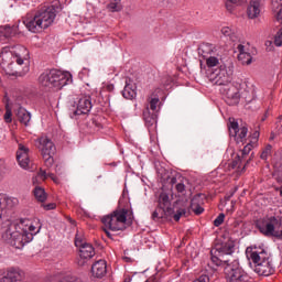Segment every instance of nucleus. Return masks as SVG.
Listing matches in <instances>:
<instances>
[{
	"mask_svg": "<svg viewBox=\"0 0 282 282\" xmlns=\"http://www.w3.org/2000/svg\"><path fill=\"white\" fill-rule=\"evenodd\" d=\"M0 226L4 230L2 232L3 241L17 250H23L43 228L39 218H21L18 224L7 220L1 223Z\"/></svg>",
	"mask_w": 282,
	"mask_h": 282,
	"instance_id": "1",
	"label": "nucleus"
},
{
	"mask_svg": "<svg viewBox=\"0 0 282 282\" xmlns=\"http://www.w3.org/2000/svg\"><path fill=\"white\" fill-rule=\"evenodd\" d=\"M232 252L235 247L230 245H224L220 248L212 249V263L219 268V265H226L224 269L225 278L227 282H248L250 276L239 265V260H232Z\"/></svg>",
	"mask_w": 282,
	"mask_h": 282,
	"instance_id": "2",
	"label": "nucleus"
},
{
	"mask_svg": "<svg viewBox=\"0 0 282 282\" xmlns=\"http://www.w3.org/2000/svg\"><path fill=\"white\" fill-rule=\"evenodd\" d=\"M246 256L249 263L254 264V272L260 276H270L274 269L270 262V256L264 250L259 251L257 248L248 247L246 250Z\"/></svg>",
	"mask_w": 282,
	"mask_h": 282,
	"instance_id": "3",
	"label": "nucleus"
},
{
	"mask_svg": "<svg viewBox=\"0 0 282 282\" xmlns=\"http://www.w3.org/2000/svg\"><path fill=\"white\" fill-rule=\"evenodd\" d=\"M258 230L264 237H274L282 241V217L281 216H270L259 220L256 224Z\"/></svg>",
	"mask_w": 282,
	"mask_h": 282,
	"instance_id": "4",
	"label": "nucleus"
},
{
	"mask_svg": "<svg viewBox=\"0 0 282 282\" xmlns=\"http://www.w3.org/2000/svg\"><path fill=\"white\" fill-rule=\"evenodd\" d=\"M129 210L124 208L116 209L110 215L104 216L101 221L105 228H108L112 232L127 229V215Z\"/></svg>",
	"mask_w": 282,
	"mask_h": 282,
	"instance_id": "5",
	"label": "nucleus"
},
{
	"mask_svg": "<svg viewBox=\"0 0 282 282\" xmlns=\"http://www.w3.org/2000/svg\"><path fill=\"white\" fill-rule=\"evenodd\" d=\"M35 147L39 149L46 166L54 164V154L56 153V145L50 140V138L42 135L35 139Z\"/></svg>",
	"mask_w": 282,
	"mask_h": 282,
	"instance_id": "6",
	"label": "nucleus"
},
{
	"mask_svg": "<svg viewBox=\"0 0 282 282\" xmlns=\"http://www.w3.org/2000/svg\"><path fill=\"white\" fill-rule=\"evenodd\" d=\"M207 78L214 85L225 87L232 83V70L225 65H220L218 68L207 69Z\"/></svg>",
	"mask_w": 282,
	"mask_h": 282,
	"instance_id": "7",
	"label": "nucleus"
},
{
	"mask_svg": "<svg viewBox=\"0 0 282 282\" xmlns=\"http://www.w3.org/2000/svg\"><path fill=\"white\" fill-rule=\"evenodd\" d=\"M75 246L76 248H79V259L77 263L80 267L85 265V263H87V261H89V259H93L96 254L94 246L87 242L80 234H77L75 236Z\"/></svg>",
	"mask_w": 282,
	"mask_h": 282,
	"instance_id": "8",
	"label": "nucleus"
},
{
	"mask_svg": "<svg viewBox=\"0 0 282 282\" xmlns=\"http://www.w3.org/2000/svg\"><path fill=\"white\" fill-rule=\"evenodd\" d=\"M220 94L225 96L227 105L234 106L239 105L241 95L239 94V86L229 82L219 89Z\"/></svg>",
	"mask_w": 282,
	"mask_h": 282,
	"instance_id": "9",
	"label": "nucleus"
},
{
	"mask_svg": "<svg viewBox=\"0 0 282 282\" xmlns=\"http://www.w3.org/2000/svg\"><path fill=\"white\" fill-rule=\"evenodd\" d=\"M14 206H19V198L0 194V224L10 221V218L8 217V208H14Z\"/></svg>",
	"mask_w": 282,
	"mask_h": 282,
	"instance_id": "10",
	"label": "nucleus"
},
{
	"mask_svg": "<svg viewBox=\"0 0 282 282\" xmlns=\"http://www.w3.org/2000/svg\"><path fill=\"white\" fill-rule=\"evenodd\" d=\"M0 282H25V272L14 267L7 268L1 271Z\"/></svg>",
	"mask_w": 282,
	"mask_h": 282,
	"instance_id": "11",
	"label": "nucleus"
},
{
	"mask_svg": "<svg viewBox=\"0 0 282 282\" xmlns=\"http://www.w3.org/2000/svg\"><path fill=\"white\" fill-rule=\"evenodd\" d=\"M39 21L43 30H47L56 21V8L54 6L41 9L37 11Z\"/></svg>",
	"mask_w": 282,
	"mask_h": 282,
	"instance_id": "12",
	"label": "nucleus"
},
{
	"mask_svg": "<svg viewBox=\"0 0 282 282\" xmlns=\"http://www.w3.org/2000/svg\"><path fill=\"white\" fill-rule=\"evenodd\" d=\"M229 134L234 135L237 144H245L246 138H248V126L243 124L239 127L237 121H231L229 124Z\"/></svg>",
	"mask_w": 282,
	"mask_h": 282,
	"instance_id": "13",
	"label": "nucleus"
},
{
	"mask_svg": "<svg viewBox=\"0 0 282 282\" xmlns=\"http://www.w3.org/2000/svg\"><path fill=\"white\" fill-rule=\"evenodd\" d=\"M10 56H12V63L25 65V61L30 59V51L23 45H15L11 47Z\"/></svg>",
	"mask_w": 282,
	"mask_h": 282,
	"instance_id": "14",
	"label": "nucleus"
},
{
	"mask_svg": "<svg viewBox=\"0 0 282 282\" xmlns=\"http://www.w3.org/2000/svg\"><path fill=\"white\" fill-rule=\"evenodd\" d=\"M53 74L55 75V78H53V89L56 91L72 83V74L69 72L53 69Z\"/></svg>",
	"mask_w": 282,
	"mask_h": 282,
	"instance_id": "15",
	"label": "nucleus"
},
{
	"mask_svg": "<svg viewBox=\"0 0 282 282\" xmlns=\"http://www.w3.org/2000/svg\"><path fill=\"white\" fill-rule=\"evenodd\" d=\"M30 149H28L23 144H19V149L17 151V160L18 164L24 171H30L32 169V161H30Z\"/></svg>",
	"mask_w": 282,
	"mask_h": 282,
	"instance_id": "16",
	"label": "nucleus"
},
{
	"mask_svg": "<svg viewBox=\"0 0 282 282\" xmlns=\"http://www.w3.org/2000/svg\"><path fill=\"white\" fill-rule=\"evenodd\" d=\"M91 97L83 95L79 97L77 101V108L73 111V115L70 117L74 118V116H83L89 113L91 111Z\"/></svg>",
	"mask_w": 282,
	"mask_h": 282,
	"instance_id": "17",
	"label": "nucleus"
},
{
	"mask_svg": "<svg viewBox=\"0 0 282 282\" xmlns=\"http://www.w3.org/2000/svg\"><path fill=\"white\" fill-rule=\"evenodd\" d=\"M39 14L36 13L34 17L30 18H23L22 23L25 25V28L29 30V32H33V34H36L39 32H43V25L41 24V21L39 20Z\"/></svg>",
	"mask_w": 282,
	"mask_h": 282,
	"instance_id": "18",
	"label": "nucleus"
},
{
	"mask_svg": "<svg viewBox=\"0 0 282 282\" xmlns=\"http://www.w3.org/2000/svg\"><path fill=\"white\" fill-rule=\"evenodd\" d=\"M159 208L163 210L164 215L171 217L173 215V207H171V197L169 193L162 192L159 196Z\"/></svg>",
	"mask_w": 282,
	"mask_h": 282,
	"instance_id": "19",
	"label": "nucleus"
},
{
	"mask_svg": "<svg viewBox=\"0 0 282 282\" xmlns=\"http://www.w3.org/2000/svg\"><path fill=\"white\" fill-rule=\"evenodd\" d=\"M261 10H263L261 0H251L247 8V17L249 19H259L261 17Z\"/></svg>",
	"mask_w": 282,
	"mask_h": 282,
	"instance_id": "20",
	"label": "nucleus"
},
{
	"mask_svg": "<svg viewBox=\"0 0 282 282\" xmlns=\"http://www.w3.org/2000/svg\"><path fill=\"white\" fill-rule=\"evenodd\" d=\"M54 78H56V75L54 74V69H51L43 73L39 77V82L42 87H45L46 89H54Z\"/></svg>",
	"mask_w": 282,
	"mask_h": 282,
	"instance_id": "21",
	"label": "nucleus"
},
{
	"mask_svg": "<svg viewBox=\"0 0 282 282\" xmlns=\"http://www.w3.org/2000/svg\"><path fill=\"white\" fill-rule=\"evenodd\" d=\"M91 274L95 279H102L107 274V261L99 260L91 267Z\"/></svg>",
	"mask_w": 282,
	"mask_h": 282,
	"instance_id": "22",
	"label": "nucleus"
},
{
	"mask_svg": "<svg viewBox=\"0 0 282 282\" xmlns=\"http://www.w3.org/2000/svg\"><path fill=\"white\" fill-rule=\"evenodd\" d=\"M238 51V61L241 62L242 65H250L252 63V55L246 50V46L239 44L237 46Z\"/></svg>",
	"mask_w": 282,
	"mask_h": 282,
	"instance_id": "23",
	"label": "nucleus"
},
{
	"mask_svg": "<svg viewBox=\"0 0 282 282\" xmlns=\"http://www.w3.org/2000/svg\"><path fill=\"white\" fill-rule=\"evenodd\" d=\"M203 204L204 199H202V194H197L192 198L189 208L195 215H202V213H204Z\"/></svg>",
	"mask_w": 282,
	"mask_h": 282,
	"instance_id": "24",
	"label": "nucleus"
},
{
	"mask_svg": "<svg viewBox=\"0 0 282 282\" xmlns=\"http://www.w3.org/2000/svg\"><path fill=\"white\" fill-rule=\"evenodd\" d=\"M17 116L18 120H20L22 124H25V127H28V124H30V120H32V115L25 110V108H19Z\"/></svg>",
	"mask_w": 282,
	"mask_h": 282,
	"instance_id": "25",
	"label": "nucleus"
},
{
	"mask_svg": "<svg viewBox=\"0 0 282 282\" xmlns=\"http://www.w3.org/2000/svg\"><path fill=\"white\" fill-rule=\"evenodd\" d=\"M33 195L35 197V199L37 202H41L43 204V202H45L47 199V193H45V188L41 187V186H35L34 191H33Z\"/></svg>",
	"mask_w": 282,
	"mask_h": 282,
	"instance_id": "26",
	"label": "nucleus"
},
{
	"mask_svg": "<svg viewBox=\"0 0 282 282\" xmlns=\"http://www.w3.org/2000/svg\"><path fill=\"white\" fill-rule=\"evenodd\" d=\"M122 96L127 100H133V97L135 96V89H133V86L127 84L122 90Z\"/></svg>",
	"mask_w": 282,
	"mask_h": 282,
	"instance_id": "27",
	"label": "nucleus"
},
{
	"mask_svg": "<svg viewBox=\"0 0 282 282\" xmlns=\"http://www.w3.org/2000/svg\"><path fill=\"white\" fill-rule=\"evenodd\" d=\"M204 58H206V65H207L208 69H215V67H217V65H219V58H217L215 56L207 57L206 55H204Z\"/></svg>",
	"mask_w": 282,
	"mask_h": 282,
	"instance_id": "28",
	"label": "nucleus"
},
{
	"mask_svg": "<svg viewBox=\"0 0 282 282\" xmlns=\"http://www.w3.org/2000/svg\"><path fill=\"white\" fill-rule=\"evenodd\" d=\"M13 29L10 25L0 26V36L3 39H10L12 36Z\"/></svg>",
	"mask_w": 282,
	"mask_h": 282,
	"instance_id": "29",
	"label": "nucleus"
},
{
	"mask_svg": "<svg viewBox=\"0 0 282 282\" xmlns=\"http://www.w3.org/2000/svg\"><path fill=\"white\" fill-rule=\"evenodd\" d=\"M186 215V208H178L175 213V210L173 209V215H171L170 217H173V219L175 221H180V219H182V217H184Z\"/></svg>",
	"mask_w": 282,
	"mask_h": 282,
	"instance_id": "30",
	"label": "nucleus"
},
{
	"mask_svg": "<svg viewBox=\"0 0 282 282\" xmlns=\"http://www.w3.org/2000/svg\"><path fill=\"white\" fill-rule=\"evenodd\" d=\"M253 145L252 143H247L245 148L240 151V154H238V159L241 160V158H245L246 155H249L252 151Z\"/></svg>",
	"mask_w": 282,
	"mask_h": 282,
	"instance_id": "31",
	"label": "nucleus"
},
{
	"mask_svg": "<svg viewBox=\"0 0 282 282\" xmlns=\"http://www.w3.org/2000/svg\"><path fill=\"white\" fill-rule=\"evenodd\" d=\"M163 217H169V216H166V214H164V210L160 207H159V209H156L152 213V219L154 221H158L159 219H163Z\"/></svg>",
	"mask_w": 282,
	"mask_h": 282,
	"instance_id": "32",
	"label": "nucleus"
},
{
	"mask_svg": "<svg viewBox=\"0 0 282 282\" xmlns=\"http://www.w3.org/2000/svg\"><path fill=\"white\" fill-rule=\"evenodd\" d=\"M241 3V0H226V9L228 12H232L235 10V6H239Z\"/></svg>",
	"mask_w": 282,
	"mask_h": 282,
	"instance_id": "33",
	"label": "nucleus"
},
{
	"mask_svg": "<svg viewBox=\"0 0 282 282\" xmlns=\"http://www.w3.org/2000/svg\"><path fill=\"white\" fill-rule=\"evenodd\" d=\"M221 34H223V36H229V39H231V41H232V39L235 36V31H232L230 29V26H224L221 29Z\"/></svg>",
	"mask_w": 282,
	"mask_h": 282,
	"instance_id": "34",
	"label": "nucleus"
},
{
	"mask_svg": "<svg viewBox=\"0 0 282 282\" xmlns=\"http://www.w3.org/2000/svg\"><path fill=\"white\" fill-rule=\"evenodd\" d=\"M274 45H276V47H281L282 45V29H280L275 35Z\"/></svg>",
	"mask_w": 282,
	"mask_h": 282,
	"instance_id": "35",
	"label": "nucleus"
},
{
	"mask_svg": "<svg viewBox=\"0 0 282 282\" xmlns=\"http://www.w3.org/2000/svg\"><path fill=\"white\" fill-rule=\"evenodd\" d=\"M224 219H226V215L219 214L217 218L214 220V226H216V228H219V226L224 224Z\"/></svg>",
	"mask_w": 282,
	"mask_h": 282,
	"instance_id": "36",
	"label": "nucleus"
},
{
	"mask_svg": "<svg viewBox=\"0 0 282 282\" xmlns=\"http://www.w3.org/2000/svg\"><path fill=\"white\" fill-rule=\"evenodd\" d=\"M145 122L148 127H158V119H155V117L145 118Z\"/></svg>",
	"mask_w": 282,
	"mask_h": 282,
	"instance_id": "37",
	"label": "nucleus"
},
{
	"mask_svg": "<svg viewBox=\"0 0 282 282\" xmlns=\"http://www.w3.org/2000/svg\"><path fill=\"white\" fill-rule=\"evenodd\" d=\"M272 145H268L264 151L261 153V160H268V154L271 153Z\"/></svg>",
	"mask_w": 282,
	"mask_h": 282,
	"instance_id": "38",
	"label": "nucleus"
},
{
	"mask_svg": "<svg viewBox=\"0 0 282 282\" xmlns=\"http://www.w3.org/2000/svg\"><path fill=\"white\" fill-rule=\"evenodd\" d=\"M160 102V99L159 98H153L151 99L150 101V109L152 111H155V109H158V104Z\"/></svg>",
	"mask_w": 282,
	"mask_h": 282,
	"instance_id": "39",
	"label": "nucleus"
},
{
	"mask_svg": "<svg viewBox=\"0 0 282 282\" xmlns=\"http://www.w3.org/2000/svg\"><path fill=\"white\" fill-rule=\"evenodd\" d=\"M4 121L7 123L12 122V110L7 109L6 113H4Z\"/></svg>",
	"mask_w": 282,
	"mask_h": 282,
	"instance_id": "40",
	"label": "nucleus"
},
{
	"mask_svg": "<svg viewBox=\"0 0 282 282\" xmlns=\"http://www.w3.org/2000/svg\"><path fill=\"white\" fill-rule=\"evenodd\" d=\"M28 72H30V66L28 64H25V67L23 68V72L15 70L14 74L17 76H25V74H28Z\"/></svg>",
	"mask_w": 282,
	"mask_h": 282,
	"instance_id": "41",
	"label": "nucleus"
},
{
	"mask_svg": "<svg viewBox=\"0 0 282 282\" xmlns=\"http://www.w3.org/2000/svg\"><path fill=\"white\" fill-rule=\"evenodd\" d=\"M36 177H39L40 180H42L44 182V180L50 177V174H47V172L41 170Z\"/></svg>",
	"mask_w": 282,
	"mask_h": 282,
	"instance_id": "42",
	"label": "nucleus"
},
{
	"mask_svg": "<svg viewBox=\"0 0 282 282\" xmlns=\"http://www.w3.org/2000/svg\"><path fill=\"white\" fill-rule=\"evenodd\" d=\"M177 193H186V185H184V183H178L175 186Z\"/></svg>",
	"mask_w": 282,
	"mask_h": 282,
	"instance_id": "43",
	"label": "nucleus"
},
{
	"mask_svg": "<svg viewBox=\"0 0 282 282\" xmlns=\"http://www.w3.org/2000/svg\"><path fill=\"white\" fill-rule=\"evenodd\" d=\"M118 3H120V1H116V3H110V4L108 6L110 12H118V10H119Z\"/></svg>",
	"mask_w": 282,
	"mask_h": 282,
	"instance_id": "44",
	"label": "nucleus"
},
{
	"mask_svg": "<svg viewBox=\"0 0 282 282\" xmlns=\"http://www.w3.org/2000/svg\"><path fill=\"white\" fill-rule=\"evenodd\" d=\"M42 207L44 210H54V208H56V203L43 204Z\"/></svg>",
	"mask_w": 282,
	"mask_h": 282,
	"instance_id": "45",
	"label": "nucleus"
},
{
	"mask_svg": "<svg viewBox=\"0 0 282 282\" xmlns=\"http://www.w3.org/2000/svg\"><path fill=\"white\" fill-rule=\"evenodd\" d=\"M48 177L55 183V184H61V181H58V177H56L54 174H48Z\"/></svg>",
	"mask_w": 282,
	"mask_h": 282,
	"instance_id": "46",
	"label": "nucleus"
},
{
	"mask_svg": "<svg viewBox=\"0 0 282 282\" xmlns=\"http://www.w3.org/2000/svg\"><path fill=\"white\" fill-rule=\"evenodd\" d=\"M276 21H278V23H282V8H281L280 11L276 13Z\"/></svg>",
	"mask_w": 282,
	"mask_h": 282,
	"instance_id": "47",
	"label": "nucleus"
},
{
	"mask_svg": "<svg viewBox=\"0 0 282 282\" xmlns=\"http://www.w3.org/2000/svg\"><path fill=\"white\" fill-rule=\"evenodd\" d=\"M104 231L106 232L107 237H109V239H111V232H109V228L105 227Z\"/></svg>",
	"mask_w": 282,
	"mask_h": 282,
	"instance_id": "48",
	"label": "nucleus"
},
{
	"mask_svg": "<svg viewBox=\"0 0 282 282\" xmlns=\"http://www.w3.org/2000/svg\"><path fill=\"white\" fill-rule=\"evenodd\" d=\"M265 45L269 47V52L272 51V41H267Z\"/></svg>",
	"mask_w": 282,
	"mask_h": 282,
	"instance_id": "49",
	"label": "nucleus"
},
{
	"mask_svg": "<svg viewBox=\"0 0 282 282\" xmlns=\"http://www.w3.org/2000/svg\"><path fill=\"white\" fill-rule=\"evenodd\" d=\"M208 50V45H203L200 51L203 52V54H206V51Z\"/></svg>",
	"mask_w": 282,
	"mask_h": 282,
	"instance_id": "50",
	"label": "nucleus"
},
{
	"mask_svg": "<svg viewBox=\"0 0 282 282\" xmlns=\"http://www.w3.org/2000/svg\"><path fill=\"white\" fill-rule=\"evenodd\" d=\"M237 164H239V163H238L237 161H234V162H232V165H231L232 169H237Z\"/></svg>",
	"mask_w": 282,
	"mask_h": 282,
	"instance_id": "51",
	"label": "nucleus"
},
{
	"mask_svg": "<svg viewBox=\"0 0 282 282\" xmlns=\"http://www.w3.org/2000/svg\"><path fill=\"white\" fill-rule=\"evenodd\" d=\"M10 56V54L8 53H2V58H8Z\"/></svg>",
	"mask_w": 282,
	"mask_h": 282,
	"instance_id": "52",
	"label": "nucleus"
},
{
	"mask_svg": "<svg viewBox=\"0 0 282 282\" xmlns=\"http://www.w3.org/2000/svg\"><path fill=\"white\" fill-rule=\"evenodd\" d=\"M253 135H254V140H258V138H259V132L256 131V132L253 133Z\"/></svg>",
	"mask_w": 282,
	"mask_h": 282,
	"instance_id": "53",
	"label": "nucleus"
},
{
	"mask_svg": "<svg viewBox=\"0 0 282 282\" xmlns=\"http://www.w3.org/2000/svg\"><path fill=\"white\" fill-rule=\"evenodd\" d=\"M123 282H131V276L126 278Z\"/></svg>",
	"mask_w": 282,
	"mask_h": 282,
	"instance_id": "54",
	"label": "nucleus"
},
{
	"mask_svg": "<svg viewBox=\"0 0 282 282\" xmlns=\"http://www.w3.org/2000/svg\"><path fill=\"white\" fill-rule=\"evenodd\" d=\"M171 182H172V184H175L176 178H175V177H173Z\"/></svg>",
	"mask_w": 282,
	"mask_h": 282,
	"instance_id": "55",
	"label": "nucleus"
},
{
	"mask_svg": "<svg viewBox=\"0 0 282 282\" xmlns=\"http://www.w3.org/2000/svg\"><path fill=\"white\" fill-rule=\"evenodd\" d=\"M235 226H236V227L239 226V221H236V223H235Z\"/></svg>",
	"mask_w": 282,
	"mask_h": 282,
	"instance_id": "56",
	"label": "nucleus"
},
{
	"mask_svg": "<svg viewBox=\"0 0 282 282\" xmlns=\"http://www.w3.org/2000/svg\"><path fill=\"white\" fill-rule=\"evenodd\" d=\"M36 183V177L35 178H33V184H35Z\"/></svg>",
	"mask_w": 282,
	"mask_h": 282,
	"instance_id": "57",
	"label": "nucleus"
},
{
	"mask_svg": "<svg viewBox=\"0 0 282 282\" xmlns=\"http://www.w3.org/2000/svg\"><path fill=\"white\" fill-rule=\"evenodd\" d=\"M280 193H281V195H282V186H281Z\"/></svg>",
	"mask_w": 282,
	"mask_h": 282,
	"instance_id": "58",
	"label": "nucleus"
},
{
	"mask_svg": "<svg viewBox=\"0 0 282 282\" xmlns=\"http://www.w3.org/2000/svg\"><path fill=\"white\" fill-rule=\"evenodd\" d=\"M9 66H11L12 65V63H10V64H8Z\"/></svg>",
	"mask_w": 282,
	"mask_h": 282,
	"instance_id": "59",
	"label": "nucleus"
},
{
	"mask_svg": "<svg viewBox=\"0 0 282 282\" xmlns=\"http://www.w3.org/2000/svg\"><path fill=\"white\" fill-rule=\"evenodd\" d=\"M113 1H117V2H118V1H120V0H113Z\"/></svg>",
	"mask_w": 282,
	"mask_h": 282,
	"instance_id": "60",
	"label": "nucleus"
}]
</instances>
